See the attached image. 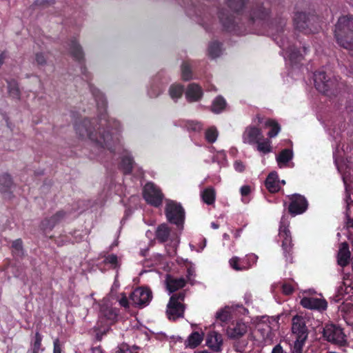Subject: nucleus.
Instances as JSON below:
<instances>
[{
    "instance_id": "4",
    "label": "nucleus",
    "mask_w": 353,
    "mask_h": 353,
    "mask_svg": "<svg viewBox=\"0 0 353 353\" xmlns=\"http://www.w3.org/2000/svg\"><path fill=\"white\" fill-rule=\"evenodd\" d=\"M314 81L316 90L325 94H334L340 88L338 78L328 77L324 71L314 72Z\"/></svg>"
},
{
    "instance_id": "50",
    "label": "nucleus",
    "mask_w": 353,
    "mask_h": 353,
    "mask_svg": "<svg viewBox=\"0 0 353 353\" xmlns=\"http://www.w3.org/2000/svg\"><path fill=\"white\" fill-rule=\"evenodd\" d=\"M114 353H138L132 350H131L128 345L122 344L119 347H118L117 350Z\"/></svg>"
},
{
    "instance_id": "56",
    "label": "nucleus",
    "mask_w": 353,
    "mask_h": 353,
    "mask_svg": "<svg viewBox=\"0 0 353 353\" xmlns=\"http://www.w3.org/2000/svg\"><path fill=\"white\" fill-rule=\"evenodd\" d=\"M53 353H61V347L59 344V340L56 339L53 342Z\"/></svg>"
},
{
    "instance_id": "64",
    "label": "nucleus",
    "mask_w": 353,
    "mask_h": 353,
    "mask_svg": "<svg viewBox=\"0 0 353 353\" xmlns=\"http://www.w3.org/2000/svg\"><path fill=\"white\" fill-rule=\"evenodd\" d=\"M242 229H238L234 232V238L238 239L241 234Z\"/></svg>"
},
{
    "instance_id": "61",
    "label": "nucleus",
    "mask_w": 353,
    "mask_h": 353,
    "mask_svg": "<svg viewBox=\"0 0 353 353\" xmlns=\"http://www.w3.org/2000/svg\"><path fill=\"white\" fill-rule=\"evenodd\" d=\"M244 299H245L246 303H249L251 302V301H252V294H251L250 292H247L245 294Z\"/></svg>"
},
{
    "instance_id": "9",
    "label": "nucleus",
    "mask_w": 353,
    "mask_h": 353,
    "mask_svg": "<svg viewBox=\"0 0 353 353\" xmlns=\"http://www.w3.org/2000/svg\"><path fill=\"white\" fill-rule=\"evenodd\" d=\"M323 336L327 341L338 346H345L347 344V336L343 329L335 324L325 325Z\"/></svg>"
},
{
    "instance_id": "59",
    "label": "nucleus",
    "mask_w": 353,
    "mask_h": 353,
    "mask_svg": "<svg viewBox=\"0 0 353 353\" xmlns=\"http://www.w3.org/2000/svg\"><path fill=\"white\" fill-rule=\"evenodd\" d=\"M283 348L281 345H276L272 350V353H283Z\"/></svg>"
},
{
    "instance_id": "11",
    "label": "nucleus",
    "mask_w": 353,
    "mask_h": 353,
    "mask_svg": "<svg viewBox=\"0 0 353 353\" xmlns=\"http://www.w3.org/2000/svg\"><path fill=\"white\" fill-rule=\"evenodd\" d=\"M152 299V291L147 288H138L130 295L132 303L139 307H145Z\"/></svg>"
},
{
    "instance_id": "45",
    "label": "nucleus",
    "mask_w": 353,
    "mask_h": 353,
    "mask_svg": "<svg viewBox=\"0 0 353 353\" xmlns=\"http://www.w3.org/2000/svg\"><path fill=\"white\" fill-rule=\"evenodd\" d=\"M338 292L339 294L342 295L343 293L345 294H352L353 296V283H350V284L347 283L346 281H344L343 285H341L339 288Z\"/></svg>"
},
{
    "instance_id": "14",
    "label": "nucleus",
    "mask_w": 353,
    "mask_h": 353,
    "mask_svg": "<svg viewBox=\"0 0 353 353\" xmlns=\"http://www.w3.org/2000/svg\"><path fill=\"white\" fill-rule=\"evenodd\" d=\"M205 344L214 352L217 353L221 352L223 344V339L221 334L214 330L209 331L206 336Z\"/></svg>"
},
{
    "instance_id": "6",
    "label": "nucleus",
    "mask_w": 353,
    "mask_h": 353,
    "mask_svg": "<svg viewBox=\"0 0 353 353\" xmlns=\"http://www.w3.org/2000/svg\"><path fill=\"white\" fill-rule=\"evenodd\" d=\"M165 214L167 220L170 223L176 225L180 230L183 229L185 210L180 203L174 201H168L165 208Z\"/></svg>"
},
{
    "instance_id": "60",
    "label": "nucleus",
    "mask_w": 353,
    "mask_h": 353,
    "mask_svg": "<svg viewBox=\"0 0 353 353\" xmlns=\"http://www.w3.org/2000/svg\"><path fill=\"white\" fill-rule=\"evenodd\" d=\"M160 90L158 89L157 91H153L152 89L148 91V94L150 97H156L160 94Z\"/></svg>"
},
{
    "instance_id": "58",
    "label": "nucleus",
    "mask_w": 353,
    "mask_h": 353,
    "mask_svg": "<svg viewBox=\"0 0 353 353\" xmlns=\"http://www.w3.org/2000/svg\"><path fill=\"white\" fill-rule=\"evenodd\" d=\"M37 5H44L53 3V0H36Z\"/></svg>"
},
{
    "instance_id": "34",
    "label": "nucleus",
    "mask_w": 353,
    "mask_h": 353,
    "mask_svg": "<svg viewBox=\"0 0 353 353\" xmlns=\"http://www.w3.org/2000/svg\"><path fill=\"white\" fill-rule=\"evenodd\" d=\"M257 150L263 154L270 153L272 151L271 141L269 139H265L263 137L261 141L256 143Z\"/></svg>"
},
{
    "instance_id": "55",
    "label": "nucleus",
    "mask_w": 353,
    "mask_h": 353,
    "mask_svg": "<svg viewBox=\"0 0 353 353\" xmlns=\"http://www.w3.org/2000/svg\"><path fill=\"white\" fill-rule=\"evenodd\" d=\"M234 166V169L236 170V171L239 172H242L245 170V165H243V163L241 161H235Z\"/></svg>"
},
{
    "instance_id": "1",
    "label": "nucleus",
    "mask_w": 353,
    "mask_h": 353,
    "mask_svg": "<svg viewBox=\"0 0 353 353\" xmlns=\"http://www.w3.org/2000/svg\"><path fill=\"white\" fill-rule=\"evenodd\" d=\"M90 90L97 102V109L99 112V122L96 119L90 121L85 119L83 121L75 124V130L77 134L81 139H88L94 144V149L97 150V155L101 152L110 153L115 152L119 150V137L116 134H110L109 130L107 132L104 128H110L117 130L119 123L115 120H109L105 113L107 101L103 94L97 88L90 87Z\"/></svg>"
},
{
    "instance_id": "37",
    "label": "nucleus",
    "mask_w": 353,
    "mask_h": 353,
    "mask_svg": "<svg viewBox=\"0 0 353 353\" xmlns=\"http://www.w3.org/2000/svg\"><path fill=\"white\" fill-rule=\"evenodd\" d=\"M221 53V46L220 43L216 41L212 42L210 43L208 47V54L209 56L212 58H216L220 56Z\"/></svg>"
},
{
    "instance_id": "57",
    "label": "nucleus",
    "mask_w": 353,
    "mask_h": 353,
    "mask_svg": "<svg viewBox=\"0 0 353 353\" xmlns=\"http://www.w3.org/2000/svg\"><path fill=\"white\" fill-rule=\"evenodd\" d=\"M242 196H246L250 193V187L249 185H243L240 189Z\"/></svg>"
},
{
    "instance_id": "19",
    "label": "nucleus",
    "mask_w": 353,
    "mask_h": 353,
    "mask_svg": "<svg viewBox=\"0 0 353 353\" xmlns=\"http://www.w3.org/2000/svg\"><path fill=\"white\" fill-rule=\"evenodd\" d=\"M186 99L189 102H194L200 100L203 96L201 88L196 83H190L188 85L185 92Z\"/></svg>"
},
{
    "instance_id": "12",
    "label": "nucleus",
    "mask_w": 353,
    "mask_h": 353,
    "mask_svg": "<svg viewBox=\"0 0 353 353\" xmlns=\"http://www.w3.org/2000/svg\"><path fill=\"white\" fill-rule=\"evenodd\" d=\"M290 203L288 207V211L292 215L301 214L307 210L308 203L305 196L299 194H294L290 196Z\"/></svg>"
},
{
    "instance_id": "28",
    "label": "nucleus",
    "mask_w": 353,
    "mask_h": 353,
    "mask_svg": "<svg viewBox=\"0 0 353 353\" xmlns=\"http://www.w3.org/2000/svg\"><path fill=\"white\" fill-rule=\"evenodd\" d=\"M264 125L270 128L268 133V136L270 139L276 137L281 131L280 125L274 119H266L264 121Z\"/></svg>"
},
{
    "instance_id": "18",
    "label": "nucleus",
    "mask_w": 353,
    "mask_h": 353,
    "mask_svg": "<svg viewBox=\"0 0 353 353\" xmlns=\"http://www.w3.org/2000/svg\"><path fill=\"white\" fill-rule=\"evenodd\" d=\"M219 17L221 23L226 30L237 33V22L235 21L234 17L232 15L221 11L219 12Z\"/></svg>"
},
{
    "instance_id": "21",
    "label": "nucleus",
    "mask_w": 353,
    "mask_h": 353,
    "mask_svg": "<svg viewBox=\"0 0 353 353\" xmlns=\"http://www.w3.org/2000/svg\"><path fill=\"white\" fill-rule=\"evenodd\" d=\"M166 288L170 293H172L182 288L186 283L184 278H174L170 275H167L165 279Z\"/></svg>"
},
{
    "instance_id": "15",
    "label": "nucleus",
    "mask_w": 353,
    "mask_h": 353,
    "mask_svg": "<svg viewBox=\"0 0 353 353\" xmlns=\"http://www.w3.org/2000/svg\"><path fill=\"white\" fill-rule=\"evenodd\" d=\"M263 133L261 129L252 126H248L242 135V140L244 143L249 145H255L263 138Z\"/></svg>"
},
{
    "instance_id": "47",
    "label": "nucleus",
    "mask_w": 353,
    "mask_h": 353,
    "mask_svg": "<svg viewBox=\"0 0 353 353\" xmlns=\"http://www.w3.org/2000/svg\"><path fill=\"white\" fill-rule=\"evenodd\" d=\"M0 184L6 188H9L12 184L11 176L8 174H3L0 176Z\"/></svg>"
},
{
    "instance_id": "27",
    "label": "nucleus",
    "mask_w": 353,
    "mask_h": 353,
    "mask_svg": "<svg viewBox=\"0 0 353 353\" xmlns=\"http://www.w3.org/2000/svg\"><path fill=\"white\" fill-rule=\"evenodd\" d=\"M203 339V334L199 332H192L185 341V344L186 347L190 348H195L201 344Z\"/></svg>"
},
{
    "instance_id": "46",
    "label": "nucleus",
    "mask_w": 353,
    "mask_h": 353,
    "mask_svg": "<svg viewBox=\"0 0 353 353\" xmlns=\"http://www.w3.org/2000/svg\"><path fill=\"white\" fill-rule=\"evenodd\" d=\"M104 263L111 265V267L116 268L119 265L118 257L115 254H109L106 256L103 260Z\"/></svg>"
},
{
    "instance_id": "49",
    "label": "nucleus",
    "mask_w": 353,
    "mask_h": 353,
    "mask_svg": "<svg viewBox=\"0 0 353 353\" xmlns=\"http://www.w3.org/2000/svg\"><path fill=\"white\" fill-rule=\"evenodd\" d=\"M185 127L188 130L197 132L201 130L202 125L196 121H188L185 124Z\"/></svg>"
},
{
    "instance_id": "23",
    "label": "nucleus",
    "mask_w": 353,
    "mask_h": 353,
    "mask_svg": "<svg viewBox=\"0 0 353 353\" xmlns=\"http://www.w3.org/2000/svg\"><path fill=\"white\" fill-rule=\"evenodd\" d=\"M118 310L115 307L109 306H102L101 307L100 315L102 319H105L108 324H113L118 318Z\"/></svg>"
},
{
    "instance_id": "3",
    "label": "nucleus",
    "mask_w": 353,
    "mask_h": 353,
    "mask_svg": "<svg viewBox=\"0 0 353 353\" xmlns=\"http://www.w3.org/2000/svg\"><path fill=\"white\" fill-rule=\"evenodd\" d=\"M285 24L286 20L285 19H279V21L272 23L270 28L272 32L273 39L283 50L285 51L290 61L292 63H296L301 60L303 55L294 46H288L286 39L280 38L279 35H276V34H279L283 31Z\"/></svg>"
},
{
    "instance_id": "39",
    "label": "nucleus",
    "mask_w": 353,
    "mask_h": 353,
    "mask_svg": "<svg viewBox=\"0 0 353 353\" xmlns=\"http://www.w3.org/2000/svg\"><path fill=\"white\" fill-rule=\"evenodd\" d=\"M218 131L215 127H210L205 131V137L209 143H214L216 141Z\"/></svg>"
},
{
    "instance_id": "2",
    "label": "nucleus",
    "mask_w": 353,
    "mask_h": 353,
    "mask_svg": "<svg viewBox=\"0 0 353 353\" xmlns=\"http://www.w3.org/2000/svg\"><path fill=\"white\" fill-rule=\"evenodd\" d=\"M334 32L336 43L353 52V15L341 16L335 24Z\"/></svg>"
},
{
    "instance_id": "10",
    "label": "nucleus",
    "mask_w": 353,
    "mask_h": 353,
    "mask_svg": "<svg viewBox=\"0 0 353 353\" xmlns=\"http://www.w3.org/2000/svg\"><path fill=\"white\" fill-rule=\"evenodd\" d=\"M143 198L146 202L154 207L162 204L163 194L160 189L153 183H148L143 188Z\"/></svg>"
},
{
    "instance_id": "53",
    "label": "nucleus",
    "mask_w": 353,
    "mask_h": 353,
    "mask_svg": "<svg viewBox=\"0 0 353 353\" xmlns=\"http://www.w3.org/2000/svg\"><path fill=\"white\" fill-rule=\"evenodd\" d=\"M119 305L125 308L129 307V301L124 293L121 294V297L119 300Z\"/></svg>"
},
{
    "instance_id": "48",
    "label": "nucleus",
    "mask_w": 353,
    "mask_h": 353,
    "mask_svg": "<svg viewBox=\"0 0 353 353\" xmlns=\"http://www.w3.org/2000/svg\"><path fill=\"white\" fill-rule=\"evenodd\" d=\"M216 317L221 321L225 322L230 318V312L228 309H222L216 312Z\"/></svg>"
},
{
    "instance_id": "33",
    "label": "nucleus",
    "mask_w": 353,
    "mask_h": 353,
    "mask_svg": "<svg viewBox=\"0 0 353 353\" xmlns=\"http://www.w3.org/2000/svg\"><path fill=\"white\" fill-rule=\"evenodd\" d=\"M201 197L204 203L212 205L215 201V191L212 188H208L201 192Z\"/></svg>"
},
{
    "instance_id": "31",
    "label": "nucleus",
    "mask_w": 353,
    "mask_h": 353,
    "mask_svg": "<svg viewBox=\"0 0 353 353\" xmlns=\"http://www.w3.org/2000/svg\"><path fill=\"white\" fill-rule=\"evenodd\" d=\"M293 157V152L290 149L283 150L276 157L278 165L281 168V164H286Z\"/></svg>"
},
{
    "instance_id": "16",
    "label": "nucleus",
    "mask_w": 353,
    "mask_h": 353,
    "mask_svg": "<svg viewBox=\"0 0 353 353\" xmlns=\"http://www.w3.org/2000/svg\"><path fill=\"white\" fill-rule=\"evenodd\" d=\"M268 15L269 8H266L263 3H256L249 13L250 19L252 22L264 20Z\"/></svg>"
},
{
    "instance_id": "63",
    "label": "nucleus",
    "mask_w": 353,
    "mask_h": 353,
    "mask_svg": "<svg viewBox=\"0 0 353 353\" xmlns=\"http://www.w3.org/2000/svg\"><path fill=\"white\" fill-rule=\"evenodd\" d=\"M176 243H174L173 246L171 248V250L168 251V253L170 256H173L176 254Z\"/></svg>"
},
{
    "instance_id": "32",
    "label": "nucleus",
    "mask_w": 353,
    "mask_h": 353,
    "mask_svg": "<svg viewBox=\"0 0 353 353\" xmlns=\"http://www.w3.org/2000/svg\"><path fill=\"white\" fill-rule=\"evenodd\" d=\"M226 106V101L221 96H219L214 99L212 102L211 110L216 114L221 112Z\"/></svg>"
},
{
    "instance_id": "54",
    "label": "nucleus",
    "mask_w": 353,
    "mask_h": 353,
    "mask_svg": "<svg viewBox=\"0 0 353 353\" xmlns=\"http://www.w3.org/2000/svg\"><path fill=\"white\" fill-rule=\"evenodd\" d=\"M283 293L289 295L291 294L293 291L294 288L290 284L285 283L282 286Z\"/></svg>"
},
{
    "instance_id": "41",
    "label": "nucleus",
    "mask_w": 353,
    "mask_h": 353,
    "mask_svg": "<svg viewBox=\"0 0 353 353\" xmlns=\"http://www.w3.org/2000/svg\"><path fill=\"white\" fill-rule=\"evenodd\" d=\"M42 339V335L39 332H37L34 336V341L32 345V353H39L41 347Z\"/></svg>"
},
{
    "instance_id": "5",
    "label": "nucleus",
    "mask_w": 353,
    "mask_h": 353,
    "mask_svg": "<svg viewBox=\"0 0 353 353\" xmlns=\"http://www.w3.org/2000/svg\"><path fill=\"white\" fill-rule=\"evenodd\" d=\"M316 19V17L314 14L296 12L294 17V28L305 34L314 33L319 30Z\"/></svg>"
},
{
    "instance_id": "40",
    "label": "nucleus",
    "mask_w": 353,
    "mask_h": 353,
    "mask_svg": "<svg viewBox=\"0 0 353 353\" xmlns=\"http://www.w3.org/2000/svg\"><path fill=\"white\" fill-rule=\"evenodd\" d=\"M241 260L242 259H240L238 256H234L230 259L229 263L230 266L235 270L241 271L247 270L248 267H246L245 265L243 263H241V265L239 264V262L241 263Z\"/></svg>"
},
{
    "instance_id": "44",
    "label": "nucleus",
    "mask_w": 353,
    "mask_h": 353,
    "mask_svg": "<svg viewBox=\"0 0 353 353\" xmlns=\"http://www.w3.org/2000/svg\"><path fill=\"white\" fill-rule=\"evenodd\" d=\"M182 78L185 81L192 79V72L188 63L184 62L181 65Z\"/></svg>"
},
{
    "instance_id": "36",
    "label": "nucleus",
    "mask_w": 353,
    "mask_h": 353,
    "mask_svg": "<svg viewBox=\"0 0 353 353\" xmlns=\"http://www.w3.org/2000/svg\"><path fill=\"white\" fill-rule=\"evenodd\" d=\"M245 0H226L228 7L237 14L243 11L245 6Z\"/></svg>"
},
{
    "instance_id": "25",
    "label": "nucleus",
    "mask_w": 353,
    "mask_h": 353,
    "mask_svg": "<svg viewBox=\"0 0 353 353\" xmlns=\"http://www.w3.org/2000/svg\"><path fill=\"white\" fill-rule=\"evenodd\" d=\"M69 51L72 57L77 61L83 60L84 54L81 46L78 41L74 39L69 43Z\"/></svg>"
},
{
    "instance_id": "62",
    "label": "nucleus",
    "mask_w": 353,
    "mask_h": 353,
    "mask_svg": "<svg viewBox=\"0 0 353 353\" xmlns=\"http://www.w3.org/2000/svg\"><path fill=\"white\" fill-rule=\"evenodd\" d=\"M187 273V277L188 280L190 281L191 277L194 276V271L192 268H188Z\"/></svg>"
},
{
    "instance_id": "20",
    "label": "nucleus",
    "mask_w": 353,
    "mask_h": 353,
    "mask_svg": "<svg viewBox=\"0 0 353 353\" xmlns=\"http://www.w3.org/2000/svg\"><path fill=\"white\" fill-rule=\"evenodd\" d=\"M65 214L64 212L59 211L51 217L45 219L41 222L42 229L44 230H51L63 219Z\"/></svg>"
},
{
    "instance_id": "13",
    "label": "nucleus",
    "mask_w": 353,
    "mask_h": 353,
    "mask_svg": "<svg viewBox=\"0 0 353 353\" xmlns=\"http://www.w3.org/2000/svg\"><path fill=\"white\" fill-rule=\"evenodd\" d=\"M292 332L296 339H307L308 336L307 328L305 319L299 315H295L292 319Z\"/></svg>"
},
{
    "instance_id": "38",
    "label": "nucleus",
    "mask_w": 353,
    "mask_h": 353,
    "mask_svg": "<svg viewBox=\"0 0 353 353\" xmlns=\"http://www.w3.org/2000/svg\"><path fill=\"white\" fill-rule=\"evenodd\" d=\"M183 92V87L181 85H172L170 86L169 93L170 97L176 100L182 96Z\"/></svg>"
},
{
    "instance_id": "30",
    "label": "nucleus",
    "mask_w": 353,
    "mask_h": 353,
    "mask_svg": "<svg viewBox=\"0 0 353 353\" xmlns=\"http://www.w3.org/2000/svg\"><path fill=\"white\" fill-rule=\"evenodd\" d=\"M170 234V230L169 227L165 223L160 225L156 231V236L157 240L162 243L168 241Z\"/></svg>"
},
{
    "instance_id": "7",
    "label": "nucleus",
    "mask_w": 353,
    "mask_h": 353,
    "mask_svg": "<svg viewBox=\"0 0 353 353\" xmlns=\"http://www.w3.org/2000/svg\"><path fill=\"white\" fill-rule=\"evenodd\" d=\"M184 299V292L174 294L170 296L166 310V314L170 320L175 321L183 317L185 309L183 303Z\"/></svg>"
},
{
    "instance_id": "35",
    "label": "nucleus",
    "mask_w": 353,
    "mask_h": 353,
    "mask_svg": "<svg viewBox=\"0 0 353 353\" xmlns=\"http://www.w3.org/2000/svg\"><path fill=\"white\" fill-rule=\"evenodd\" d=\"M8 93L14 99L20 98V90L16 81H7Z\"/></svg>"
},
{
    "instance_id": "29",
    "label": "nucleus",
    "mask_w": 353,
    "mask_h": 353,
    "mask_svg": "<svg viewBox=\"0 0 353 353\" xmlns=\"http://www.w3.org/2000/svg\"><path fill=\"white\" fill-rule=\"evenodd\" d=\"M134 165V160L130 154L126 152L121 157V162L120 168L122 170L124 174H130L132 170Z\"/></svg>"
},
{
    "instance_id": "8",
    "label": "nucleus",
    "mask_w": 353,
    "mask_h": 353,
    "mask_svg": "<svg viewBox=\"0 0 353 353\" xmlns=\"http://www.w3.org/2000/svg\"><path fill=\"white\" fill-rule=\"evenodd\" d=\"M289 223L286 218L283 216L279 229V237L281 241V247L283 250V254L287 262L292 263L291 251L292 248V236L290 231L288 229Z\"/></svg>"
},
{
    "instance_id": "52",
    "label": "nucleus",
    "mask_w": 353,
    "mask_h": 353,
    "mask_svg": "<svg viewBox=\"0 0 353 353\" xmlns=\"http://www.w3.org/2000/svg\"><path fill=\"white\" fill-rule=\"evenodd\" d=\"M22 241L20 239H16L12 242V248L17 252H22L23 250V245Z\"/></svg>"
},
{
    "instance_id": "22",
    "label": "nucleus",
    "mask_w": 353,
    "mask_h": 353,
    "mask_svg": "<svg viewBox=\"0 0 353 353\" xmlns=\"http://www.w3.org/2000/svg\"><path fill=\"white\" fill-rule=\"evenodd\" d=\"M248 330L245 323L238 322L233 327H229L227 329V334L230 339H236L243 336Z\"/></svg>"
},
{
    "instance_id": "43",
    "label": "nucleus",
    "mask_w": 353,
    "mask_h": 353,
    "mask_svg": "<svg viewBox=\"0 0 353 353\" xmlns=\"http://www.w3.org/2000/svg\"><path fill=\"white\" fill-rule=\"evenodd\" d=\"M305 339L302 341L299 339H296L294 345L291 349L292 353H303V348L305 343Z\"/></svg>"
},
{
    "instance_id": "26",
    "label": "nucleus",
    "mask_w": 353,
    "mask_h": 353,
    "mask_svg": "<svg viewBox=\"0 0 353 353\" xmlns=\"http://www.w3.org/2000/svg\"><path fill=\"white\" fill-rule=\"evenodd\" d=\"M265 187L272 193L276 192L279 190L280 187L276 172H273L268 174L265 180Z\"/></svg>"
},
{
    "instance_id": "51",
    "label": "nucleus",
    "mask_w": 353,
    "mask_h": 353,
    "mask_svg": "<svg viewBox=\"0 0 353 353\" xmlns=\"http://www.w3.org/2000/svg\"><path fill=\"white\" fill-rule=\"evenodd\" d=\"M35 61L38 65H44L46 64V57L43 52H38L35 54Z\"/></svg>"
},
{
    "instance_id": "42",
    "label": "nucleus",
    "mask_w": 353,
    "mask_h": 353,
    "mask_svg": "<svg viewBox=\"0 0 353 353\" xmlns=\"http://www.w3.org/2000/svg\"><path fill=\"white\" fill-rule=\"evenodd\" d=\"M258 256L254 254H248L245 259L241 260V263L245 265L247 269L250 268L252 265L255 264L257 261Z\"/></svg>"
},
{
    "instance_id": "24",
    "label": "nucleus",
    "mask_w": 353,
    "mask_h": 353,
    "mask_svg": "<svg viewBox=\"0 0 353 353\" xmlns=\"http://www.w3.org/2000/svg\"><path fill=\"white\" fill-rule=\"evenodd\" d=\"M350 259V252L349 250V246L347 243H343L341 244L339 251L338 253V263L341 267L346 266Z\"/></svg>"
},
{
    "instance_id": "17",
    "label": "nucleus",
    "mask_w": 353,
    "mask_h": 353,
    "mask_svg": "<svg viewBox=\"0 0 353 353\" xmlns=\"http://www.w3.org/2000/svg\"><path fill=\"white\" fill-rule=\"evenodd\" d=\"M301 305L310 310H325L327 304L325 299L315 297H303L301 300Z\"/></svg>"
}]
</instances>
